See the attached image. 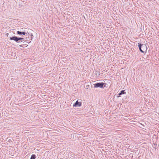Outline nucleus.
Listing matches in <instances>:
<instances>
[{"label": "nucleus", "instance_id": "obj_1", "mask_svg": "<svg viewBox=\"0 0 159 159\" xmlns=\"http://www.w3.org/2000/svg\"><path fill=\"white\" fill-rule=\"evenodd\" d=\"M138 44L139 50L141 52L144 53L145 51H147V48L145 45L142 44L140 43H139Z\"/></svg>", "mask_w": 159, "mask_h": 159}, {"label": "nucleus", "instance_id": "obj_2", "mask_svg": "<svg viewBox=\"0 0 159 159\" xmlns=\"http://www.w3.org/2000/svg\"><path fill=\"white\" fill-rule=\"evenodd\" d=\"M106 84L103 82L97 83L93 84L94 87L95 88H104L106 85Z\"/></svg>", "mask_w": 159, "mask_h": 159}, {"label": "nucleus", "instance_id": "obj_3", "mask_svg": "<svg viewBox=\"0 0 159 159\" xmlns=\"http://www.w3.org/2000/svg\"><path fill=\"white\" fill-rule=\"evenodd\" d=\"M19 37L16 36H14L11 37H10V39L11 40H14L17 43H19Z\"/></svg>", "mask_w": 159, "mask_h": 159}, {"label": "nucleus", "instance_id": "obj_4", "mask_svg": "<svg viewBox=\"0 0 159 159\" xmlns=\"http://www.w3.org/2000/svg\"><path fill=\"white\" fill-rule=\"evenodd\" d=\"M82 105V103L81 102H79L77 100L73 104L74 107H80Z\"/></svg>", "mask_w": 159, "mask_h": 159}, {"label": "nucleus", "instance_id": "obj_5", "mask_svg": "<svg viewBox=\"0 0 159 159\" xmlns=\"http://www.w3.org/2000/svg\"><path fill=\"white\" fill-rule=\"evenodd\" d=\"M126 92H125V90H122L120 91V92L118 94V95L117 96V98H119L120 97V95L122 94H126Z\"/></svg>", "mask_w": 159, "mask_h": 159}, {"label": "nucleus", "instance_id": "obj_6", "mask_svg": "<svg viewBox=\"0 0 159 159\" xmlns=\"http://www.w3.org/2000/svg\"><path fill=\"white\" fill-rule=\"evenodd\" d=\"M16 33L18 35H25L26 34H27V33L25 32H21L19 31H17Z\"/></svg>", "mask_w": 159, "mask_h": 159}, {"label": "nucleus", "instance_id": "obj_7", "mask_svg": "<svg viewBox=\"0 0 159 159\" xmlns=\"http://www.w3.org/2000/svg\"><path fill=\"white\" fill-rule=\"evenodd\" d=\"M99 71L97 70H96L95 71L93 72L94 74L95 75V76L99 77L100 75Z\"/></svg>", "mask_w": 159, "mask_h": 159}, {"label": "nucleus", "instance_id": "obj_8", "mask_svg": "<svg viewBox=\"0 0 159 159\" xmlns=\"http://www.w3.org/2000/svg\"><path fill=\"white\" fill-rule=\"evenodd\" d=\"M30 158L32 159H35L36 158V156L35 154H33L31 156Z\"/></svg>", "mask_w": 159, "mask_h": 159}, {"label": "nucleus", "instance_id": "obj_9", "mask_svg": "<svg viewBox=\"0 0 159 159\" xmlns=\"http://www.w3.org/2000/svg\"><path fill=\"white\" fill-rule=\"evenodd\" d=\"M28 34H29L30 35L29 39H31V40H32V38H33V36L32 33L30 34V33H28Z\"/></svg>", "mask_w": 159, "mask_h": 159}, {"label": "nucleus", "instance_id": "obj_10", "mask_svg": "<svg viewBox=\"0 0 159 159\" xmlns=\"http://www.w3.org/2000/svg\"><path fill=\"white\" fill-rule=\"evenodd\" d=\"M19 42H21L23 41V40H24V39L23 38L19 37Z\"/></svg>", "mask_w": 159, "mask_h": 159}, {"label": "nucleus", "instance_id": "obj_11", "mask_svg": "<svg viewBox=\"0 0 159 159\" xmlns=\"http://www.w3.org/2000/svg\"><path fill=\"white\" fill-rule=\"evenodd\" d=\"M154 147H155V148H156V147L157 146V144H156V143H154Z\"/></svg>", "mask_w": 159, "mask_h": 159}, {"label": "nucleus", "instance_id": "obj_12", "mask_svg": "<svg viewBox=\"0 0 159 159\" xmlns=\"http://www.w3.org/2000/svg\"><path fill=\"white\" fill-rule=\"evenodd\" d=\"M11 141V139H9V140H8V142H10V141Z\"/></svg>", "mask_w": 159, "mask_h": 159}, {"label": "nucleus", "instance_id": "obj_13", "mask_svg": "<svg viewBox=\"0 0 159 159\" xmlns=\"http://www.w3.org/2000/svg\"><path fill=\"white\" fill-rule=\"evenodd\" d=\"M20 47H23L22 46V45H20Z\"/></svg>", "mask_w": 159, "mask_h": 159}, {"label": "nucleus", "instance_id": "obj_14", "mask_svg": "<svg viewBox=\"0 0 159 159\" xmlns=\"http://www.w3.org/2000/svg\"><path fill=\"white\" fill-rule=\"evenodd\" d=\"M30 42H31V41H30V42H28V43H30Z\"/></svg>", "mask_w": 159, "mask_h": 159}, {"label": "nucleus", "instance_id": "obj_15", "mask_svg": "<svg viewBox=\"0 0 159 159\" xmlns=\"http://www.w3.org/2000/svg\"><path fill=\"white\" fill-rule=\"evenodd\" d=\"M30 159H31V158H30Z\"/></svg>", "mask_w": 159, "mask_h": 159}]
</instances>
